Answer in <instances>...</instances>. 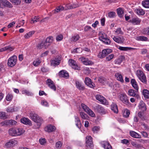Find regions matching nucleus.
I'll list each match as a JSON object with an SVG mask.
<instances>
[{"label": "nucleus", "instance_id": "nucleus-1", "mask_svg": "<svg viewBox=\"0 0 149 149\" xmlns=\"http://www.w3.org/2000/svg\"><path fill=\"white\" fill-rule=\"evenodd\" d=\"M30 117L31 119L35 122L34 128L35 129L39 128L43 122L42 119L37 114L33 113H30Z\"/></svg>", "mask_w": 149, "mask_h": 149}, {"label": "nucleus", "instance_id": "nucleus-2", "mask_svg": "<svg viewBox=\"0 0 149 149\" xmlns=\"http://www.w3.org/2000/svg\"><path fill=\"white\" fill-rule=\"evenodd\" d=\"M136 74L139 80L143 83L146 84L147 79L146 77L143 72L140 70H137L136 72Z\"/></svg>", "mask_w": 149, "mask_h": 149}, {"label": "nucleus", "instance_id": "nucleus-3", "mask_svg": "<svg viewBox=\"0 0 149 149\" xmlns=\"http://www.w3.org/2000/svg\"><path fill=\"white\" fill-rule=\"evenodd\" d=\"M118 98L124 104L126 105H127L129 104V102L128 97L125 93L120 94L118 95Z\"/></svg>", "mask_w": 149, "mask_h": 149}, {"label": "nucleus", "instance_id": "nucleus-4", "mask_svg": "<svg viewBox=\"0 0 149 149\" xmlns=\"http://www.w3.org/2000/svg\"><path fill=\"white\" fill-rule=\"evenodd\" d=\"M17 57L15 55L11 57L8 60V66L12 67L15 66L16 64Z\"/></svg>", "mask_w": 149, "mask_h": 149}, {"label": "nucleus", "instance_id": "nucleus-5", "mask_svg": "<svg viewBox=\"0 0 149 149\" xmlns=\"http://www.w3.org/2000/svg\"><path fill=\"white\" fill-rule=\"evenodd\" d=\"M112 50L110 49H107L102 50V52H100L98 55L99 58H102L105 57L107 55L111 53Z\"/></svg>", "mask_w": 149, "mask_h": 149}, {"label": "nucleus", "instance_id": "nucleus-6", "mask_svg": "<svg viewBox=\"0 0 149 149\" xmlns=\"http://www.w3.org/2000/svg\"><path fill=\"white\" fill-rule=\"evenodd\" d=\"M17 123V122L15 121L10 120H6L0 123V125L1 126H10V125H15Z\"/></svg>", "mask_w": 149, "mask_h": 149}, {"label": "nucleus", "instance_id": "nucleus-7", "mask_svg": "<svg viewBox=\"0 0 149 149\" xmlns=\"http://www.w3.org/2000/svg\"><path fill=\"white\" fill-rule=\"evenodd\" d=\"M107 35L105 33H102L99 37V39L105 44L109 45L111 43V40L107 37Z\"/></svg>", "mask_w": 149, "mask_h": 149}, {"label": "nucleus", "instance_id": "nucleus-8", "mask_svg": "<svg viewBox=\"0 0 149 149\" xmlns=\"http://www.w3.org/2000/svg\"><path fill=\"white\" fill-rule=\"evenodd\" d=\"M86 146L88 148H92L93 146L92 141V138L90 136H87L86 137Z\"/></svg>", "mask_w": 149, "mask_h": 149}, {"label": "nucleus", "instance_id": "nucleus-9", "mask_svg": "<svg viewBox=\"0 0 149 149\" xmlns=\"http://www.w3.org/2000/svg\"><path fill=\"white\" fill-rule=\"evenodd\" d=\"M68 64L73 68L78 70H80V67L78 66L76 62L74 60L70 59L68 61Z\"/></svg>", "mask_w": 149, "mask_h": 149}, {"label": "nucleus", "instance_id": "nucleus-10", "mask_svg": "<svg viewBox=\"0 0 149 149\" xmlns=\"http://www.w3.org/2000/svg\"><path fill=\"white\" fill-rule=\"evenodd\" d=\"M79 60L85 65H92L93 64V62L89 61L87 58L84 57H82L79 58Z\"/></svg>", "mask_w": 149, "mask_h": 149}, {"label": "nucleus", "instance_id": "nucleus-11", "mask_svg": "<svg viewBox=\"0 0 149 149\" xmlns=\"http://www.w3.org/2000/svg\"><path fill=\"white\" fill-rule=\"evenodd\" d=\"M141 20L138 17H134L130 19L129 22L134 25H138L140 24Z\"/></svg>", "mask_w": 149, "mask_h": 149}, {"label": "nucleus", "instance_id": "nucleus-12", "mask_svg": "<svg viewBox=\"0 0 149 149\" xmlns=\"http://www.w3.org/2000/svg\"><path fill=\"white\" fill-rule=\"evenodd\" d=\"M95 110L99 113L102 114H105L106 111L101 106L98 105L95 107Z\"/></svg>", "mask_w": 149, "mask_h": 149}, {"label": "nucleus", "instance_id": "nucleus-13", "mask_svg": "<svg viewBox=\"0 0 149 149\" xmlns=\"http://www.w3.org/2000/svg\"><path fill=\"white\" fill-rule=\"evenodd\" d=\"M138 92V91H136V90L134 91L133 89H130L128 90V94L130 96L135 97L137 98H139L140 97L139 95L137 93Z\"/></svg>", "mask_w": 149, "mask_h": 149}, {"label": "nucleus", "instance_id": "nucleus-14", "mask_svg": "<svg viewBox=\"0 0 149 149\" xmlns=\"http://www.w3.org/2000/svg\"><path fill=\"white\" fill-rule=\"evenodd\" d=\"M48 86L52 89L54 91H56V86L52 81L51 79H48L46 82Z\"/></svg>", "mask_w": 149, "mask_h": 149}, {"label": "nucleus", "instance_id": "nucleus-15", "mask_svg": "<svg viewBox=\"0 0 149 149\" xmlns=\"http://www.w3.org/2000/svg\"><path fill=\"white\" fill-rule=\"evenodd\" d=\"M85 83L86 85L90 88H92L95 86V84L91 81V79L88 77L85 78Z\"/></svg>", "mask_w": 149, "mask_h": 149}, {"label": "nucleus", "instance_id": "nucleus-16", "mask_svg": "<svg viewBox=\"0 0 149 149\" xmlns=\"http://www.w3.org/2000/svg\"><path fill=\"white\" fill-rule=\"evenodd\" d=\"M96 99L100 102L102 103L103 104H106L107 103V100L102 96L97 95L95 96Z\"/></svg>", "mask_w": 149, "mask_h": 149}, {"label": "nucleus", "instance_id": "nucleus-17", "mask_svg": "<svg viewBox=\"0 0 149 149\" xmlns=\"http://www.w3.org/2000/svg\"><path fill=\"white\" fill-rule=\"evenodd\" d=\"M102 146L105 149H112V147L109 143L106 141H103L101 142Z\"/></svg>", "mask_w": 149, "mask_h": 149}, {"label": "nucleus", "instance_id": "nucleus-18", "mask_svg": "<svg viewBox=\"0 0 149 149\" xmlns=\"http://www.w3.org/2000/svg\"><path fill=\"white\" fill-rule=\"evenodd\" d=\"M139 108L143 112L146 110V106L145 104L143 101H141L140 102L139 105Z\"/></svg>", "mask_w": 149, "mask_h": 149}, {"label": "nucleus", "instance_id": "nucleus-19", "mask_svg": "<svg viewBox=\"0 0 149 149\" xmlns=\"http://www.w3.org/2000/svg\"><path fill=\"white\" fill-rule=\"evenodd\" d=\"M75 122L76 126L79 129H80L81 126V123L79 118L77 116H74Z\"/></svg>", "mask_w": 149, "mask_h": 149}, {"label": "nucleus", "instance_id": "nucleus-20", "mask_svg": "<svg viewBox=\"0 0 149 149\" xmlns=\"http://www.w3.org/2000/svg\"><path fill=\"white\" fill-rule=\"evenodd\" d=\"M53 38L52 36H49L47 37L46 40L45 42V46H49L50 44L53 42Z\"/></svg>", "mask_w": 149, "mask_h": 149}, {"label": "nucleus", "instance_id": "nucleus-21", "mask_svg": "<svg viewBox=\"0 0 149 149\" xmlns=\"http://www.w3.org/2000/svg\"><path fill=\"white\" fill-rule=\"evenodd\" d=\"M56 128L54 126L49 125L47 126L45 128V130L49 132H53L55 130Z\"/></svg>", "mask_w": 149, "mask_h": 149}, {"label": "nucleus", "instance_id": "nucleus-22", "mask_svg": "<svg viewBox=\"0 0 149 149\" xmlns=\"http://www.w3.org/2000/svg\"><path fill=\"white\" fill-rule=\"evenodd\" d=\"M21 122L22 123L26 125H32L31 121L29 119L25 118H24L21 119Z\"/></svg>", "mask_w": 149, "mask_h": 149}, {"label": "nucleus", "instance_id": "nucleus-23", "mask_svg": "<svg viewBox=\"0 0 149 149\" xmlns=\"http://www.w3.org/2000/svg\"><path fill=\"white\" fill-rule=\"evenodd\" d=\"M59 75L60 77L64 78H67L69 77L68 73L65 70L60 71L59 72Z\"/></svg>", "mask_w": 149, "mask_h": 149}, {"label": "nucleus", "instance_id": "nucleus-24", "mask_svg": "<svg viewBox=\"0 0 149 149\" xmlns=\"http://www.w3.org/2000/svg\"><path fill=\"white\" fill-rule=\"evenodd\" d=\"M9 135L12 136H17V130L14 128H10L8 130Z\"/></svg>", "mask_w": 149, "mask_h": 149}, {"label": "nucleus", "instance_id": "nucleus-25", "mask_svg": "<svg viewBox=\"0 0 149 149\" xmlns=\"http://www.w3.org/2000/svg\"><path fill=\"white\" fill-rule=\"evenodd\" d=\"M113 40L116 42L121 43H122L124 40V39L123 37H115L113 38Z\"/></svg>", "mask_w": 149, "mask_h": 149}, {"label": "nucleus", "instance_id": "nucleus-26", "mask_svg": "<svg viewBox=\"0 0 149 149\" xmlns=\"http://www.w3.org/2000/svg\"><path fill=\"white\" fill-rule=\"evenodd\" d=\"M131 84L134 88L136 91H138L139 87L137 82L134 79H132L131 80Z\"/></svg>", "mask_w": 149, "mask_h": 149}, {"label": "nucleus", "instance_id": "nucleus-27", "mask_svg": "<svg viewBox=\"0 0 149 149\" xmlns=\"http://www.w3.org/2000/svg\"><path fill=\"white\" fill-rule=\"evenodd\" d=\"M17 143L16 141L14 139L10 140L6 144V146L7 147H10L15 145Z\"/></svg>", "mask_w": 149, "mask_h": 149}, {"label": "nucleus", "instance_id": "nucleus-28", "mask_svg": "<svg viewBox=\"0 0 149 149\" xmlns=\"http://www.w3.org/2000/svg\"><path fill=\"white\" fill-rule=\"evenodd\" d=\"M111 109L116 113H117L118 112V107L116 103H112L111 105Z\"/></svg>", "mask_w": 149, "mask_h": 149}, {"label": "nucleus", "instance_id": "nucleus-29", "mask_svg": "<svg viewBox=\"0 0 149 149\" xmlns=\"http://www.w3.org/2000/svg\"><path fill=\"white\" fill-rule=\"evenodd\" d=\"M115 76L116 77L117 80L120 81L122 83L124 82V80L121 74L119 73H117L115 74Z\"/></svg>", "mask_w": 149, "mask_h": 149}, {"label": "nucleus", "instance_id": "nucleus-30", "mask_svg": "<svg viewBox=\"0 0 149 149\" xmlns=\"http://www.w3.org/2000/svg\"><path fill=\"white\" fill-rule=\"evenodd\" d=\"M130 134L131 136L134 138H140L141 137L139 134L133 131H130Z\"/></svg>", "mask_w": 149, "mask_h": 149}, {"label": "nucleus", "instance_id": "nucleus-31", "mask_svg": "<svg viewBox=\"0 0 149 149\" xmlns=\"http://www.w3.org/2000/svg\"><path fill=\"white\" fill-rule=\"evenodd\" d=\"M3 3L2 6H4L7 7L11 8L13 6L11 3L7 0H3Z\"/></svg>", "mask_w": 149, "mask_h": 149}, {"label": "nucleus", "instance_id": "nucleus-32", "mask_svg": "<svg viewBox=\"0 0 149 149\" xmlns=\"http://www.w3.org/2000/svg\"><path fill=\"white\" fill-rule=\"evenodd\" d=\"M76 84L77 88L79 90H84V87L82 85L80 82L77 81L76 82Z\"/></svg>", "mask_w": 149, "mask_h": 149}, {"label": "nucleus", "instance_id": "nucleus-33", "mask_svg": "<svg viewBox=\"0 0 149 149\" xmlns=\"http://www.w3.org/2000/svg\"><path fill=\"white\" fill-rule=\"evenodd\" d=\"M134 11L138 15H143L145 13V11L140 8L136 9Z\"/></svg>", "mask_w": 149, "mask_h": 149}, {"label": "nucleus", "instance_id": "nucleus-34", "mask_svg": "<svg viewBox=\"0 0 149 149\" xmlns=\"http://www.w3.org/2000/svg\"><path fill=\"white\" fill-rule=\"evenodd\" d=\"M80 116L81 118L84 120H88L89 116L85 113L83 112H81L79 113Z\"/></svg>", "mask_w": 149, "mask_h": 149}, {"label": "nucleus", "instance_id": "nucleus-35", "mask_svg": "<svg viewBox=\"0 0 149 149\" xmlns=\"http://www.w3.org/2000/svg\"><path fill=\"white\" fill-rule=\"evenodd\" d=\"M125 59L124 56H120L119 58L115 61V63L117 64H120L123 59Z\"/></svg>", "mask_w": 149, "mask_h": 149}, {"label": "nucleus", "instance_id": "nucleus-36", "mask_svg": "<svg viewBox=\"0 0 149 149\" xmlns=\"http://www.w3.org/2000/svg\"><path fill=\"white\" fill-rule=\"evenodd\" d=\"M22 93L23 94H24L25 95L28 96H31L33 95V93L29 91H28L26 90L25 89H23L22 91Z\"/></svg>", "mask_w": 149, "mask_h": 149}, {"label": "nucleus", "instance_id": "nucleus-37", "mask_svg": "<svg viewBox=\"0 0 149 149\" xmlns=\"http://www.w3.org/2000/svg\"><path fill=\"white\" fill-rule=\"evenodd\" d=\"M118 49L121 51H127L129 50H133L134 49L130 47H123L120 46Z\"/></svg>", "mask_w": 149, "mask_h": 149}, {"label": "nucleus", "instance_id": "nucleus-38", "mask_svg": "<svg viewBox=\"0 0 149 149\" xmlns=\"http://www.w3.org/2000/svg\"><path fill=\"white\" fill-rule=\"evenodd\" d=\"M65 10L64 7L61 6L57 7L54 10V13H56L61 11Z\"/></svg>", "mask_w": 149, "mask_h": 149}, {"label": "nucleus", "instance_id": "nucleus-39", "mask_svg": "<svg viewBox=\"0 0 149 149\" xmlns=\"http://www.w3.org/2000/svg\"><path fill=\"white\" fill-rule=\"evenodd\" d=\"M136 39L137 40L141 41H147L148 40V38L144 36H139L137 37Z\"/></svg>", "mask_w": 149, "mask_h": 149}, {"label": "nucleus", "instance_id": "nucleus-40", "mask_svg": "<svg viewBox=\"0 0 149 149\" xmlns=\"http://www.w3.org/2000/svg\"><path fill=\"white\" fill-rule=\"evenodd\" d=\"M17 130V136H20L25 131L22 128L16 129Z\"/></svg>", "mask_w": 149, "mask_h": 149}, {"label": "nucleus", "instance_id": "nucleus-41", "mask_svg": "<svg viewBox=\"0 0 149 149\" xmlns=\"http://www.w3.org/2000/svg\"><path fill=\"white\" fill-rule=\"evenodd\" d=\"M143 95L145 98H149V92L146 89H144L143 91Z\"/></svg>", "mask_w": 149, "mask_h": 149}, {"label": "nucleus", "instance_id": "nucleus-42", "mask_svg": "<svg viewBox=\"0 0 149 149\" xmlns=\"http://www.w3.org/2000/svg\"><path fill=\"white\" fill-rule=\"evenodd\" d=\"M142 6L146 8H149V0L142 1Z\"/></svg>", "mask_w": 149, "mask_h": 149}, {"label": "nucleus", "instance_id": "nucleus-43", "mask_svg": "<svg viewBox=\"0 0 149 149\" xmlns=\"http://www.w3.org/2000/svg\"><path fill=\"white\" fill-rule=\"evenodd\" d=\"M59 63V61L58 60H53L51 61V65L54 66L58 65Z\"/></svg>", "mask_w": 149, "mask_h": 149}, {"label": "nucleus", "instance_id": "nucleus-44", "mask_svg": "<svg viewBox=\"0 0 149 149\" xmlns=\"http://www.w3.org/2000/svg\"><path fill=\"white\" fill-rule=\"evenodd\" d=\"M80 37L79 35L74 36L71 39V41L76 42L79 40Z\"/></svg>", "mask_w": 149, "mask_h": 149}, {"label": "nucleus", "instance_id": "nucleus-45", "mask_svg": "<svg viewBox=\"0 0 149 149\" xmlns=\"http://www.w3.org/2000/svg\"><path fill=\"white\" fill-rule=\"evenodd\" d=\"M117 12L118 15L120 17L123 16V11L121 8H119L117 9Z\"/></svg>", "mask_w": 149, "mask_h": 149}, {"label": "nucleus", "instance_id": "nucleus-46", "mask_svg": "<svg viewBox=\"0 0 149 149\" xmlns=\"http://www.w3.org/2000/svg\"><path fill=\"white\" fill-rule=\"evenodd\" d=\"M34 31H30L28 33H26L24 36L25 38H28L31 37L32 35L34 33Z\"/></svg>", "mask_w": 149, "mask_h": 149}, {"label": "nucleus", "instance_id": "nucleus-47", "mask_svg": "<svg viewBox=\"0 0 149 149\" xmlns=\"http://www.w3.org/2000/svg\"><path fill=\"white\" fill-rule=\"evenodd\" d=\"M131 144L134 147L136 148H139L141 147V145L137 143L134 142H132L131 143Z\"/></svg>", "mask_w": 149, "mask_h": 149}, {"label": "nucleus", "instance_id": "nucleus-48", "mask_svg": "<svg viewBox=\"0 0 149 149\" xmlns=\"http://www.w3.org/2000/svg\"><path fill=\"white\" fill-rule=\"evenodd\" d=\"M10 1L15 5H18L21 3V0H10Z\"/></svg>", "mask_w": 149, "mask_h": 149}, {"label": "nucleus", "instance_id": "nucleus-49", "mask_svg": "<svg viewBox=\"0 0 149 149\" xmlns=\"http://www.w3.org/2000/svg\"><path fill=\"white\" fill-rule=\"evenodd\" d=\"M86 112H87L89 115L92 117H95V114L90 109Z\"/></svg>", "mask_w": 149, "mask_h": 149}, {"label": "nucleus", "instance_id": "nucleus-50", "mask_svg": "<svg viewBox=\"0 0 149 149\" xmlns=\"http://www.w3.org/2000/svg\"><path fill=\"white\" fill-rule=\"evenodd\" d=\"M73 8L72 4H67L65 6V7H64L65 10H67Z\"/></svg>", "mask_w": 149, "mask_h": 149}, {"label": "nucleus", "instance_id": "nucleus-51", "mask_svg": "<svg viewBox=\"0 0 149 149\" xmlns=\"http://www.w3.org/2000/svg\"><path fill=\"white\" fill-rule=\"evenodd\" d=\"M81 107L86 112L87 111L89 110V108L86 105L84 104H81Z\"/></svg>", "mask_w": 149, "mask_h": 149}, {"label": "nucleus", "instance_id": "nucleus-52", "mask_svg": "<svg viewBox=\"0 0 149 149\" xmlns=\"http://www.w3.org/2000/svg\"><path fill=\"white\" fill-rule=\"evenodd\" d=\"M44 45H45V43L43 42H42L41 43L38 44L36 47L38 49H40L43 47Z\"/></svg>", "mask_w": 149, "mask_h": 149}, {"label": "nucleus", "instance_id": "nucleus-53", "mask_svg": "<svg viewBox=\"0 0 149 149\" xmlns=\"http://www.w3.org/2000/svg\"><path fill=\"white\" fill-rule=\"evenodd\" d=\"M63 143L60 141H58L55 144V146L56 148H61Z\"/></svg>", "mask_w": 149, "mask_h": 149}, {"label": "nucleus", "instance_id": "nucleus-54", "mask_svg": "<svg viewBox=\"0 0 149 149\" xmlns=\"http://www.w3.org/2000/svg\"><path fill=\"white\" fill-rule=\"evenodd\" d=\"M41 61L39 59H37L34 61L33 63V65L35 66H37L40 63Z\"/></svg>", "mask_w": 149, "mask_h": 149}, {"label": "nucleus", "instance_id": "nucleus-55", "mask_svg": "<svg viewBox=\"0 0 149 149\" xmlns=\"http://www.w3.org/2000/svg\"><path fill=\"white\" fill-rule=\"evenodd\" d=\"M100 127L99 126H95L92 128V131L94 133H97L100 130Z\"/></svg>", "mask_w": 149, "mask_h": 149}, {"label": "nucleus", "instance_id": "nucleus-56", "mask_svg": "<svg viewBox=\"0 0 149 149\" xmlns=\"http://www.w3.org/2000/svg\"><path fill=\"white\" fill-rule=\"evenodd\" d=\"M130 113V111L128 110H127L124 113L123 116L127 118L129 117Z\"/></svg>", "mask_w": 149, "mask_h": 149}, {"label": "nucleus", "instance_id": "nucleus-57", "mask_svg": "<svg viewBox=\"0 0 149 149\" xmlns=\"http://www.w3.org/2000/svg\"><path fill=\"white\" fill-rule=\"evenodd\" d=\"M6 113L4 112H0V118L4 119L6 118Z\"/></svg>", "mask_w": 149, "mask_h": 149}, {"label": "nucleus", "instance_id": "nucleus-58", "mask_svg": "<svg viewBox=\"0 0 149 149\" xmlns=\"http://www.w3.org/2000/svg\"><path fill=\"white\" fill-rule=\"evenodd\" d=\"M115 33H116V34L117 35H122L123 34V32L120 28H118L115 31Z\"/></svg>", "mask_w": 149, "mask_h": 149}, {"label": "nucleus", "instance_id": "nucleus-59", "mask_svg": "<svg viewBox=\"0 0 149 149\" xmlns=\"http://www.w3.org/2000/svg\"><path fill=\"white\" fill-rule=\"evenodd\" d=\"M143 113L141 111L139 112L138 113V116L142 120L145 119L143 115Z\"/></svg>", "mask_w": 149, "mask_h": 149}, {"label": "nucleus", "instance_id": "nucleus-60", "mask_svg": "<svg viewBox=\"0 0 149 149\" xmlns=\"http://www.w3.org/2000/svg\"><path fill=\"white\" fill-rule=\"evenodd\" d=\"M114 56L113 54H112L106 57V60L108 61H110L113 58Z\"/></svg>", "mask_w": 149, "mask_h": 149}, {"label": "nucleus", "instance_id": "nucleus-61", "mask_svg": "<svg viewBox=\"0 0 149 149\" xmlns=\"http://www.w3.org/2000/svg\"><path fill=\"white\" fill-rule=\"evenodd\" d=\"M13 96L11 94H8L6 97V100L8 101L11 100L13 98Z\"/></svg>", "mask_w": 149, "mask_h": 149}, {"label": "nucleus", "instance_id": "nucleus-62", "mask_svg": "<svg viewBox=\"0 0 149 149\" xmlns=\"http://www.w3.org/2000/svg\"><path fill=\"white\" fill-rule=\"evenodd\" d=\"M39 19L37 17L35 16L33 19H32L30 21L31 23H34L38 21V20Z\"/></svg>", "mask_w": 149, "mask_h": 149}, {"label": "nucleus", "instance_id": "nucleus-63", "mask_svg": "<svg viewBox=\"0 0 149 149\" xmlns=\"http://www.w3.org/2000/svg\"><path fill=\"white\" fill-rule=\"evenodd\" d=\"M6 110L8 112H12L14 111V109L12 107H8L7 108Z\"/></svg>", "mask_w": 149, "mask_h": 149}, {"label": "nucleus", "instance_id": "nucleus-64", "mask_svg": "<svg viewBox=\"0 0 149 149\" xmlns=\"http://www.w3.org/2000/svg\"><path fill=\"white\" fill-rule=\"evenodd\" d=\"M63 36L62 35H59L57 36L56 38V40L58 41L61 40L63 38Z\"/></svg>", "mask_w": 149, "mask_h": 149}]
</instances>
